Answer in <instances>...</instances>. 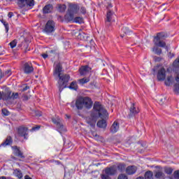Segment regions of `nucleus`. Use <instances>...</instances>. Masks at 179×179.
<instances>
[{
  "instance_id": "nucleus-1",
  "label": "nucleus",
  "mask_w": 179,
  "mask_h": 179,
  "mask_svg": "<svg viewBox=\"0 0 179 179\" xmlns=\"http://www.w3.org/2000/svg\"><path fill=\"white\" fill-rule=\"evenodd\" d=\"M108 115V113H107V110L104 109L103 106L99 102H95L94 104V110L90 113V115L87 117L86 122L93 128L95 127L99 117H100V118H104Z\"/></svg>"
},
{
  "instance_id": "nucleus-2",
  "label": "nucleus",
  "mask_w": 179,
  "mask_h": 179,
  "mask_svg": "<svg viewBox=\"0 0 179 179\" xmlns=\"http://www.w3.org/2000/svg\"><path fill=\"white\" fill-rule=\"evenodd\" d=\"M61 72H62L61 63H55L53 75L59 78L57 87L60 93L65 88L68 87V82H69V79H71L69 74H62Z\"/></svg>"
},
{
  "instance_id": "nucleus-3",
  "label": "nucleus",
  "mask_w": 179,
  "mask_h": 179,
  "mask_svg": "<svg viewBox=\"0 0 179 179\" xmlns=\"http://www.w3.org/2000/svg\"><path fill=\"white\" fill-rule=\"evenodd\" d=\"M76 107L77 110H83V108L90 110L93 107V101L89 96H80L76 101Z\"/></svg>"
},
{
  "instance_id": "nucleus-4",
  "label": "nucleus",
  "mask_w": 179,
  "mask_h": 179,
  "mask_svg": "<svg viewBox=\"0 0 179 179\" xmlns=\"http://www.w3.org/2000/svg\"><path fill=\"white\" fill-rule=\"evenodd\" d=\"M79 10H80L79 4L72 3H69L66 14L64 15L65 20H67V22H72L73 17H75V15L79 13Z\"/></svg>"
},
{
  "instance_id": "nucleus-5",
  "label": "nucleus",
  "mask_w": 179,
  "mask_h": 179,
  "mask_svg": "<svg viewBox=\"0 0 179 179\" xmlns=\"http://www.w3.org/2000/svg\"><path fill=\"white\" fill-rule=\"evenodd\" d=\"M167 38V34L164 32H159L157 34L156 36H154L153 43L156 47H161V48H165L166 51H169V46L166 44V40Z\"/></svg>"
},
{
  "instance_id": "nucleus-6",
  "label": "nucleus",
  "mask_w": 179,
  "mask_h": 179,
  "mask_svg": "<svg viewBox=\"0 0 179 179\" xmlns=\"http://www.w3.org/2000/svg\"><path fill=\"white\" fill-rule=\"evenodd\" d=\"M15 138H24L25 141H27L29 139V129L24 126L19 127L17 129Z\"/></svg>"
},
{
  "instance_id": "nucleus-7",
  "label": "nucleus",
  "mask_w": 179,
  "mask_h": 179,
  "mask_svg": "<svg viewBox=\"0 0 179 179\" xmlns=\"http://www.w3.org/2000/svg\"><path fill=\"white\" fill-rule=\"evenodd\" d=\"M17 3L20 9L33 8L34 6V0H17Z\"/></svg>"
},
{
  "instance_id": "nucleus-8",
  "label": "nucleus",
  "mask_w": 179,
  "mask_h": 179,
  "mask_svg": "<svg viewBox=\"0 0 179 179\" xmlns=\"http://www.w3.org/2000/svg\"><path fill=\"white\" fill-rule=\"evenodd\" d=\"M44 30L45 33H48V34L52 33V31H55V22L52 20L48 21Z\"/></svg>"
},
{
  "instance_id": "nucleus-9",
  "label": "nucleus",
  "mask_w": 179,
  "mask_h": 179,
  "mask_svg": "<svg viewBox=\"0 0 179 179\" xmlns=\"http://www.w3.org/2000/svg\"><path fill=\"white\" fill-rule=\"evenodd\" d=\"M22 69L24 71V73H25L27 75L33 73V72L34 71V68L33 67V64H31V62H26L23 65Z\"/></svg>"
},
{
  "instance_id": "nucleus-10",
  "label": "nucleus",
  "mask_w": 179,
  "mask_h": 179,
  "mask_svg": "<svg viewBox=\"0 0 179 179\" xmlns=\"http://www.w3.org/2000/svg\"><path fill=\"white\" fill-rule=\"evenodd\" d=\"M139 108H137L135 103H131L129 108V117L131 118V117H135L136 114H139Z\"/></svg>"
},
{
  "instance_id": "nucleus-11",
  "label": "nucleus",
  "mask_w": 179,
  "mask_h": 179,
  "mask_svg": "<svg viewBox=\"0 0 179 179\" xmlns=\"http://www.w3.org/2000/svg\"><path fill=\"white\" fill-rule=\"evenodd\" d=\"M52 121L57 125V129H59V131L64 129V124H62V120L59 117L56 116L55 117L52 118Z\"/></svg>"
},
{
  "instance_id": "nucleus-12",
  "label": "nucleus",
  "mask_w": 179,
  "mask_h": 179,
  "mask_svg": "<svg viewBox=\"0 0 179 179\" xmlns=\"http://www.w3.org/2000/svg\"><path fill=\"white\" fill-rule=\"evenodd\" d=\"M105 174H102V176H107L110 177V176H114L117 173V168L115 166H110L105 169L104 170Z\"/></svg>"
},
{
  "instance_id": "nucleus-13",
  "label": "nucleus",
  "mask_w": 179,
  "mask_h": 179,
  "mask_svg": "<svg viewBox=\"0 0 179 179\" xmlns=\"http://www.w3.org/2000/svg\"><path fill=\"white\" fill-rule=\"evenodd\" d=\"M90 71H92V68H90L89 66H82L79 69L80 76H86V75L90 73Z\"/></svg>"
},
{
  "instance_id": "nucleus-14",
  "label": "nucleus",
  "mask_w": 179,
  "mask_h": 179,
  "mask_svg": "<svg viewBox=\"0 0 179 179\" xmlns=\"http://www.w3.org/2000/svg\"><path fill=\"white\" fill-rule=\"evenodd\" d=\"M12 149L14 150V155L17 157H20V159H24V156L23 155V152L20 151V148L15 145L12 147Z\"/></svg>"
},
{
  "instance_id": "nucleus-15",
  "label": "nucleus",
  "mask_w": 179,
  "mask_h": 179,
  "mask_svg": "<svg viewBox=\"0 0 179 179\" xmlns=\"http://www.w3.org/2000/svg\"><path fill=\"white\" fill-rule=\"evenodd\" d=\"M157 78L159 81L166 79V69H164V68H162L158 71Z\"/></svg>"
},
{
  "instance_id": "nucleus-16",
  "label": "nucleus",
  "mask_w": 179,
  "mask_h": 179,
  "mask_svg": "<svg viewBox=\"0 0 179 179\" xmlns=\"http://www.w3.org/2000/svg\"><path fill=\"white\" fill-rule=\"evenodd\" d=\"M136 170H138L136 166H129L126 169V173L127 174H129V176H132V174H135L136 173Z\"/></svg>"
},
{
  "instance_id": "nucleus-17",
  "label": "nucleus",
  "mask_w": 179,
  "mask_h": 179,
  "mask_svg": "<svg viewBox=\"0 0 179 179\" xmlns=\"http://www.w3.org/2000/svg\"><path fill=\"white\" fill-rule=\"evenodd\" d=\"M13 143V140L12 139V137L10 136H8L6 137V140L1 144V146H3L6 148V146H9L10 145H12Z\"/></svg>"
},
{
  "instance_id": "nucleus-18",
  "label": "nucleus",
  "mask_w": 179,
  "mask_h": 179,
  "mask_svg": "<svg viewBox=\"0 0 179 179\" xmlns=\"http://www.w3.org/2000/svg\"><path fill=\"white\" fill-rule=\"evenodd\" d=\"M54 9V7L52 6V4H48L44 6L43 10V13H51Z\"/></svg>"
},
{
  "instance_id": "nucleus-19",
  "label": "nucleus",
  "mask_w": 179,
  "mask_h": 179,
  "mask_svg": "<svg viewBox=\"0 0 179 179\" xmlns=\"http://www.w3.org/2000/svg\"><path fill=\"white\" fill-rule=\"evenodd\" d=\"M118 129H120L118 122H114L110 127V132H112V134H115V132L118 131Z\"/></svg>"
},
{
  "instance_id": "nucleus-20",
  "label": "nucleus",
  "mask_w": 179,
  "mask_h": 179,
  "mask_svg": "<svg viewBox=\"0 0 179 179\" xmlns=\"http://www.w3.org/2000/svg\"><path fill=\"white\" fill-rule=\"evenodd\" d=\"M10 99H12V92L7 90L3 93V100H10Z\"/></svg>"
},
{
  "instance_id": "nucleus-21",
  "label": "nucleus",
  "mask_w": 179,
  "mask_h": 179,
  "mask_svg": "<svg viewBox=\"0 0 179 179\" xmlns=\"http://www.w3.org/2000/svg\"><path fill=\"white\" fill-rule=\"evenodd\" d=\"M115 14L111 10H108L106 15V21L113 22V17H114Z\"/></svg>"
},
{
  "instance_id": "nucleus-22",
  "label": "nucleus",
  "mask_w": 179,
  "mask_h": 179,
  "mask_svg": "<svg viewBox=\"0 0 179 179\" xmlns=\"http://www.w3.org/2000/svg\"><path fill=\"white\" fill-rule=\"evenodd\" d=\"M176 84H175V85H174L173 91L176 93L178 94L179 93V73H178L176 75Z\"/></svg>"
},
{
  "instance_id": "nucleus-23",
  "label": "nucleus",
  "mask_w": 179,
  "mask_h": 179,
  "mask_svg": "<svg viewBox=\"0 0 179 179\" xmlns=\"http://www.w3.org/2000/svg\"><path fill=\"white\" fill-rule=\"evenodd\" d=\"M57 9L60 13H64L66 10V5L65 4H57Z\"/></svg>"
},
{
  "instance_id": "nucleus-24",
  "label": "nucleus",
  "mask_w": 179,
  "mask_h": 179,
  "mask_svg": "<svg viewBox=\"0 0 179 179\" xmlns=\"http://www.w3.org/2000/svg\"><path fill=\"white\" fill-rule=\"evenodd\" d=\"M164 173H163V168H161L160 169L155 171V178H162L164 177Z\"/></svg>"
},
{
  "instance_id": "nucleus-25",
  "label": "nucleus",
  "mask_w": 179,
  "mask_h": 179,
  "mask_svg": "<svg viewBox=\"0 0 179 179\" xmlns=\"http://www.w3.org/2000/svg\"><path fill=\"white\" fill-rule=\"evenodd\" d=\"M78 38H80V40H83L84 41H87V38H89V36L84 32H80Z\"/></svg>"
},
{
  "instance_id": "nucleus-26",
  "label": "nucleus",
  "mask_w": 179,
  "mask_h": 179,
  "mask_svg": "<svg viewBox=\"0 0 179 179\" xmlns=\"http://www.w3.org/2000/svg\"><path fill=\"white\" fill-rule=\"evenodd\" d=\"M96 125L99 127V128H106L107 127V122H106L104 120H99L98 121Z\"/></svg>"
},
{
  "instance_id": "nucleus-27",
  "label": "nucleus",
  "mask_w": 179,
  "mask_h": 179,
  "mask_svg": "<svg viewBox=\"0 0 179 179\" xmlns=\"http://www.w3.org/2000/svg\"><path fill=\"white\" fill-rule=\"evenodd\" d=\"M13 174L15 176V177H17V178H23V173H22V171L20 169H15Z\"/></svg>"
},
{
  "instance_id": "nucleus-28",
  "label": "nucleus",
  "mask_w": 179,
  "mask_h": 179,
  "mask_svg": "<svg viewBox=\"0 0 179 179\" xmlns=\"http://www.w3.org/2000/svg\"><path fill=\"white\" fill-rule=\"evenodd\" d=\"M78 82L80 85H85V83H89L90 82V78H83L78 80Z\"/></svg>"
},
{
  "instance_id": "nucleus-29",
  "label": "nucleus",
  "mask_w": 179,
  "mask_h": 179,
  "mask_svg": "<svg viewBox=\"0 0 179 179\" xmlns=\"http://www.w3.org/2000/svg\"><path fill=\"white\" fill-rule=\"evenodd\" d=\"M164 173H166V174H168L170 176L171 174H173V171H174V169H173V168L171 167L165 166L164 168Z\"/></svg>"
},
{
  "instance_id": "nucleus-30",
  "label": "nucleus",
  "mask_w": 179,
  "mask_h": 179,
  "mask_svg": "<svg viewBox=\"0 0 179 179\" xmlns=\"http://www.w3.org/2000/svg\"><path fill=\"white\" fill-rule=\"evenodd\" d=\"M145 179H153V172L148 171L145 173Z\"/></svg>"
},
{
  "instance_id": "nucleus-31",
  "label": "nucleus",
  "mask_w": 179,
  "mask_h": 179,
  "mask_svg": "<svg viewBox=\"0 0 179 179\" xmlns=\"http://www.w3.org/2000/svg\"><path fill=\"white\" fill-rule=\"evenodd\" d=\"M71 22H73V23H83V18L80 17H74Z\"/></svg>"
},
{
  "instance_id": "nucleus-32",
  "label": "nucleus",
  "mask_w": 179,
  "mask_h": 179,
  "mask_svg": "<svg viewBox=\"0 0 179 179\" xmlns=\"http://www.w3.org/2000/svg\"><path fill=\"white\" fill-rule=\"evenodd\" d=\"M0 22L3 24L6 29V33H8V31H9V23L6 22L4 20H0Z\"/></svg>"
},
{
  "instance_id": "nucleus-33",
  "label": "nucleus",
  "mask_w": 179,
  "mask_h": 179,
  "mask_svg": "<svg viewBox=\"0 0 179 179\" xmlns=\"http://www.w3.org/2000/svg\"><path fill=\"white\" fill-rule=\"evenodd\" d=\"M69 87V89H71L73 90H78V84L76 83V82L73 81L70 84V86Z\"/></svg>"
},
{
  "instance_id": "nucleus-34",
  "label": "nucleus",
  "mask_w": 179,
  "mask_h": 179,
  "mask_svg": "<svg viewBox=\"0 0 179 179\" xmlns=\"http://www.w3.org/2000/svg\"><path fill=\"white\" fill-rule=\"evenodd\" d=\"M152 51L157 54V55H160L162 54V49L158 48L157 47H154L152 48Z\"/></svg>"
},
{
  "instance_id": "nucleus-35",
  "label": "nucleus",
  "mask_w": 179,
  "mask_h": 179,
  "mask_svg": "<svg viewBox=\"0 0 179 179\" xmlns=\"http://www.w3.org/2000/svg\"><path fill=\"white\" fill-rule=\"evenodd\" d=\"M122 31L124 33V34H129V33H131V31H129V29L127 27H124L122 29Z\"/></svg>"
},
{
  "instance_id": "nucleus-36",
  "label": "nucleus",
  "mask_w": 179,
  "mask_h": 179,
  "mask_svg": "<svg viewBox=\"0 0 179 179\" xmlns=\"http://www.w3.org/2000/svg\"><path fill=\"white\" fill-rule=\"evenodd\" d=\"M117 169L119 170V171H123V170H125V164H120L117 166Z\"/></svg>"
},
{
  "instance_id": "nucleus-37",
  "label": "nucleus",
  "mask_w": 179,
  "mask_h": 179,
  "mask_svg": "<svg viewBox=\"0 0 179 179\" xmlns=\"http://www.w3.org/2000/svg\"><path fill=\"white\" fill-rule=\"evenodd\" d=\"M16 44H17V42H16V40H14L9 43V45L11 48H15L16 47Z\"/></svg>"
},
{
  "instance_id": "nucleus-38",
  "label": "nucleus",
  "mask_w": 179,
  "mask_h": 179,
  "mask_svg": "<svg viewBox=\"0 0 179 179\" xmlns=\"http://www.w3.org/2000/svg\"><path fill=\"white\" fill-rule=\"evenodd\" d=\"M159 103L161 106H163L164 103H166V97L161 96L159 100Z\"/></svg>"
},
{
  "instance_id": "nucleus-39",
  "label": "nucleus",
  "mask_w": 179,
  "mask_h": 179,
  "mask_svg": "<svg viewBox=\"0 0 179 179\" xmlns=\"http://www.w3.org/2000/svg\"><path fill=\"white\" fill-rule=\"evenodd\" d=\"M165 85L166 86H170L171 85V77H168L165 81Z\"/></svg>"
},
{
  "instance_id": "nucleus-40",
  "label": "nucleus",
  "mask_w": 179,
  "mask_h": 179,
  "mask_svg": "<svg viewBox=\"0 0 179 179\" xmlns=\"http://www.w3.org/2000/svg\"><path fill=\"white\" fill-rule=\"evenodd\" d=\"M18 98H19V93L15 92V93H13L11 94V99L13 100H15V99H18Z\"/></svg>"
},
{
  "instance_id": "nucleus-41",
  "label": "nucleus",
  "mask_w": 179,
  "mask_h": 179,
  "mask_svg": "<svg viewBox=\"0 0 179 179\" xmlns=\"http://www.w3.org/2000/svg\"><path fill=\"white\" fill-rule=\"evenodd\" d=\"M173 66L175 68H179V58L178 59H176L174 62H173Z\"/></svg>"
},
{
  "instance_id": "nucleus-42",
  "label": "nucleus",
  "mask_w": 179,
  "mask_h": 179,
  "mask_svg": "<svg viewBox=\"0 0 179 179\" xmlns=\"http://www.w3.org/2000/svg\"><path fill=\"white\" fill-rule=\"evenodd\" d=\"M173 178L175 179H179V170L175 171L173 172Z\"/></svg>"
},
{
  "instance_id": "nucleus-43",
  "label": "nucleus",
  "mask_w": 179,
  "mask_h": 179,
  "mask_svg": "<svg viewBox=\"0 0 179 179\" xmlns=\"http://www.w3.org/2000/svg\"><path fill=\"white\" fill-rule=\"evenodd\" d=\"M117 179H128V176L124 173H122L118 176Z\"/></svg>"
},
{
  "instance_id": "nucleus-44",
  "label": "nucleus",
  "mask_w": 179,
  "mask_h": 179,
  "mask_svg": "<svg viewBox=\"0 0 179 179\" xmlns=\"http://www.w3.org/2000/svg\"><path fill=\"white\" fill-rule=\"evenodd\" d=\"M41 127L40 125H36L34 127H32L31 131H38Z\"/></svg>"
},
{
  "instance_id": "nucleus-45",
  "label": "nucleus",
  "mask_w": 179,
  "mask_h": 179,
  "mask_svg": "<svg viewBox=\"0 0 179 179\" xmlns=\"http://www.w3.org/2000/svg\"><path fill=\"white\" fill-rule=\"evenodd\" d=\"M80 10L81 13H83V15H86V8L81 7Z\"/></svg>"
},
{
  "instance_id": "nucleus-46",
  "label": "nucleus",
  "mask_w": 179,
  "mask_h": 179,
  "mask_svg": "<svg viewBox=\"0 0 179 179\" xmlns=\"http://www.w3.org/2000/svg\"><path fill=\"white\" fill-rule=\"evenodd\" d=\"M29 89H30V87H29V85H24V87L22 90V92H26V90H29Z\"/></svg>"
},
{
  "instance_id": "nucleus-47",
  "label": "nucleus",
  "mask_w": 179,
  "mask_h": 179,
  "mask_svg": "<svg viewBox=\"0 0 179 179\" xmlns=\"http://www.w3.org/2000/svg\"><path fill=\"white\" fill-rule=\"evenodd\" d=\"M2 113L3 115H9V111L6 109H2Z\"/></svg>"
},
{
  "instance_id": "nucleus-48",
  "label": "nucleus",
  "mask_w": 179,
  "mask_h": 179,
  "mask_svg": "<svg viewBox=\"0 0 179 179\" xmlns=\"http://www.w3.org/2000/svg\"><path fill=\"white\" fill-rule=\"evenodd\" d=\"M101 179H111V178H110V176H108L107 175H101Z\"/></svg>"
},
{
  "instance_id": "nucleus-49",
  "label": "nucleus",
  "mask_w": 179,
  "mask_h": 179,
  "mask_svg": "<svg viewBox=\"0 0 179 179\" xmlns=\"http://www.w3.org/2000/svg\"><path fill=\"white\" fill-rule=\"evenodd\" d=\"M35 114H36V117H41V115H42L41 112H40L38 110L35 111Z\"/></svg>"
},
{
  "instance_id": "nucleus-50",
  "label": "nucleus",
  "mask_w": 179,
  "mask_h": 179,
  "mask_svg": "<svg viewBox=\"0 0 179 179\" xmlns=\"http://www.w3.org/2000/svg\"><path fill=\"white\" fill-rule=\"evenodd\" d=\"M13 16V13L12 12H9L8 14V17L10 19Z\"/></svg>"
},
{
  "instance_id": "nucleus-51",
  "label": "nucleus",
  "mask_w": 179,
  "mask_h": 179,
  "mask_svg": "<svg viewBox=\"0 0 179 179\" xmlns=\"http://www.w3.org/2000/svg\"><path fill=\"white\" fill-rule=\"evenodd\" d=\"M42 57H43V58H44V59H45L46 58L48 57V55H47V54H43V55H42Z\"/></svg>"
},
{
  "instance_id": "nucleus-52",
  "label": "nucleus",
  "mask_w": 179,
  "mask_h": 179,
  "mask_svg": "<svg viewBox=\"0 0 179 179\" xmlns=\"http://www.w3.org/2000/svg\"><path fill=\"white\" fill-rule=\"evenodd\" d=\"M3 75L2 74V71L0 69V80L2 79Z\"/></svg>"
},
{
  "instance_id": "nucleus-53",
  "label": "nucleus",
  "mask_w": 179,
  "mask_h": 179,
  "mask_svg": "<svg viewBox=\"0 0 179 179\" xmlns=\"http://www.w3.org/2000/svg\"><path fill=\"white\" fill-rule=\"evenodd\" d=\"M24 179H31V178L30 176H29V175H26L24 176Z\"/></svg>"
},
{
  "instance_id": "nucleus-54",
  "label": "nucleus",
  "mask_w": 179,
  "mask_h": 179,
  "mask_svg": "<svg viewBox=\"0 0 179 179\" xmlns=\"http://www.w3.org/2000/svg\"><path fill=\"white\" fill-rule=\"evenodd\" d=\"M3 98V94L0 92V100H2Z\"/></svg>"
},
{
  "instance_id": "nucleus-55",
  "label": "nucleus",
  "mask_w": 179,
  "mask_h": 179,
  "mask_svg": "<svg viewBox=\"0 0 179 179\" xmlns=\"http://www.w3.org/2000/svg\"><path fill=\"white\" fill-rule=\"evenodd\" d=\"M6 73H7V74L8 75V76H9V75H10L11 72H10V70H8V71H7L6 72Z\"/></svg>"
},
{
  "instance_id": "nucleus-56",
  "label": "nucleus",
  "mask_w": 179,
  "mask_h": 179,
  "mask_svg": "<svg viewBox=\"0 0 179 179\" xmlns=\"http://www.w3.org/2000/svg\"><path fill=\"white\" fill-rule=\"evenodd\" d=\"M50 54H55V50H50Z\"/></svg>"
},
{
  "instance_id": "nucleus-57",
  "label": "nucleus",
  "mask_w": 179,
  "mask_h": 179,
  "mask_svg": "<svg viewBox=\"0 0 179 179\" xmlns=\"http://www.w3.org/2000/svg\"><path fill=\"white\" fill-rule=\"evenodd\" d=\"M0 179H6V176H1Z\"/></svg>"
},
{
  "instance_id": "nucleus-58",
  "label": "nucleus",
  "mask_w": 179,
  "mask_h": 179,
  "mask_svg": "<svg viewBox=\"0 0 179 179\" xmlns=\"http://www.w3.org/2000/svg\"><path fill=\"white\" fill-rule=\"evenodd\" d=\"M160 57H157V59H156V61H160Z\"/></svg>"
},
{
  "instance_id": "nucleus-59",
  "label": "nucleus",
  "mask_w": 179,
  "mask_h": 179,
  "mask_svg": "<svg viewBox=\"0 0 179 179\" xmlns=\"http://www.w3.org/2000/svg\"><path fill=\"white\" fill-rule=\"evenodd\" d=\"M108 8H113V6H112L111 4H110V5L108 6Z\"/></svg>"
},
{
  "instance_id": "nucleus-60",
  "label": "nucleus",
  "mask_w": 179,
  "mask_h": 179,
  "mask_svg": "<svg viewBox=\"0 0 179 179\" xmlns=\"http://www.w3.org/2000/svg\"><path fill=\"white\" fill-rule=\"evenodd\" d=\"M124 36H125V35L121 34V35H120V37H122V38H124Z\"/></svg>"
},
{
  "instance_id": "nucleus-61",
  "label": "nucleus",
  "mask_w": 179,
  "mask_h": 179,
  "mask_svg": "<svg viewBox=\"0 0 179 179\" xmlns=\"http://www.w3.org/2000/svg\"><path fill=\"white\" fill-rule=\"evenodd\" d=\"M90 43H93V40H91V41H90Z\"/></svg>"
},
{
  "instance_id": "nucleus-62",
  "label": "nucleus",
  "mask_w": 179,
  "mask_h": 179,
  "mask_svg": "<svg viewBox=\"0 0 179 179\" xmlns=\"http://www.w3.org/2000/svg\"><path fill=\"white\" fill-rule=\"evenodd\" d=\"M171 179H173L172 178H171Z\"/></svg>"
},
{
  "instance_id": "nucleus-63",
  "label": "nucleus",
  "mask_w": 179,
  "mask_h": 179,
  "mask_svg": "<svg viewBox=\"0 0 179 179\" xmlns=\"http://www.w3.org/2000/svg\"><path fill=\"white\" fill-rule=\"evenodd\" d=\"M10 1H13V0H10Z\"/></svg>"
}]
</instances>
